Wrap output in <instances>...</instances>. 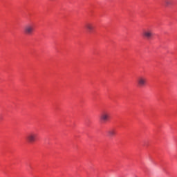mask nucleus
I'll list each match as a JSON object with an SVG mask.
<instances>
[{"label": "nucleus", "mask_w": 177, "mask_h": 177, "mask_svg": "<svg viewBox=\"0 0 177 177\" xmlns=\"http://www.w3.org/2000/svg\"><path fill=\"white\" fill-rule=\"evenodd\" d=\"M142 35L145 37V38H147V39H151L153 37V30H151V29L145 30Z\"/></svg>", "instance_id": "obj_4"}, {"label": "nucleus", "mask_w": 177, "mask_h": 177, "mask_svg": "<svg viewBox=\"0 0 177 177\" xmlns=\"http://www.w3.org/2000/svg\"><path fill=\"white\" fill-rule=\"evenodd\" d=\"M85 28L87 30L88 32H92L93 31L95 27L93 26V24L92 23H87L85 25Z\"/></svg>", "instance_id": "obj_6"}, {"label": "nucleus", "mask_w": 177, "mask_h": 177, "mask_svg": "<svg viewBox=\"0 0 177 177\" xmlns=\"http://www.w3.org/2000/svg\"><path fill=\"white\" fill-rule=\"evenodd\" d=\"M108 136L110 138H113V136H115L116 131L115 129H111L107 131Z\"/></svg>", "instance_id": "obj_7"}, {"label": "nucleus", "mask_w": 177, "mask_h": 177, "mask_svg": "<svg viewBox=\"0 0 177 177\" xmlns=\"http://www.w3.org/2000/svg\"><path fill=\"white\" fill-rule=\"evenodd\" d=\"M100 118L103 122H107V121L110 120V114L107 113H103L102 114H101Z\"/></svg>", "instance_id": "obj_5"}, {"label": "nucleus", "mask_w": 177, "mask_h": 177, "mask_svg": "<svg viewBox=\"0 0 177 177\" xmlns=\"http://www.w3.org/2000/svg\"><path fill=\"white\" fill-rule=\"evenodd\" d=\"M34 25L32 24H28L25 26L24 28V32L26 35H32L34 33Z\"/></svg>", "instance_id": "obj_1"}, {"label": "nucleus", "mask_w": 177, "mask_h": 177, "mask_svg": "<svg viewBox=\"0 0 177 177\" xmlns=\"http://www.w3.org/2000/svg\"><path fill=\"white\" fill-rule=\"evenodd\" d=\"M26 140L28 143H34L37 140V134L35 133H30L26 136Z\"/></svg>", "instance_id": "obj_3"}, {"label": "nucleus", "mask_w": 177, "mask_h": 177, "mask_svg": "<svg viewBox=\"0 0 177 177\" xmlns=\"http://www.w3.org/2000/svg\"><path fill=\"white\" fill-rule=\"evenodd\" d=\"M137 84L140 88H143V86H146L147 84V78L146 77L142 75L138 77L137 79Z\"/></svg>", "instance_id": "obj_2"}, {"label": "nucleus", "mask_w": 177, "mask_h": 177, "mask_svg": "<svg viewBox=\"0 0 177 177\" xmlns=\"http://www.w3.org/2000/svg\"><path fill=\"white\" fill-rule=\"evenodd\" d=\"M164 5L166 8L171 6V5H172V0H165Z\"/></svg>", "instance_id": "obj_8"}]
</instances>
